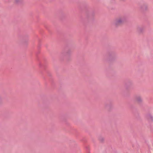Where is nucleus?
<instances>
[{
    "mask_svg": "<svg viewBox=\"0 0 153 153\" xmlns=\"http://www.w3.org/2000/svg\"><path fill=\"white\" fill-rule=\"evenodd\" d=\"M125 21V18L121 16L116 19L113 21V24L115 26H118L123 24Z\"/></svg>",
    "mask_w": 153,
    "mask_h": 153,
    "instance_id": "nucleus-1",
    "label": "nucleus"
},
{
    "mask_svg": "<svg viewBox=\"0 0 153 153\" xmlns=\"http://www.w3.org/2000/svg\"><path fill=\"white\" fill-rule=\"evenodd\" d=\"M136 101L138 102H140L142 101V98L140 96L137 97L136 98Z\"/></svg>",
    "mask_w": 153,
    "mask_h": 153,
    "instance_id": "nucleus-2",
    "label": "nucleus"
},
{
    "mask_svg": "<svg viewBox=\"0 0 153 153\" xmlns=\"http://www.w3.org/2000/svg\"><path fill=\"white\" fill-rule=\"evenodd\" d=\"M148 120L149 121H152L153 120V117L151 115L148 116Z\"/></svg>",
    "mask_w": 153,
    "mask_h": 153,
    "instance_id": "nucleus-3",
    "label": "nucleus"
},
{
    "mask_svg": "<svg viewBox=\"0 0 153 153\" xmlns=\"http://www.w3.org/2000/svg\"><path fill=\"white\" fill-rule=\"evenodd\" d=\"M22 1V0H15L14 2L16 4H18L20 3Z\"/></svg>",
    "mask_w": 153,
    "mask_h": 153,
    "instance_id": "nucleus-4",
    "label": "nucleus"
},
{
    "mask_svg": "<svg viewBox=\"0 0 153 153\" xmlns=\"http://www.w3.org/2000/svg\"><path fill=\"white\" fill-rule=\"evenodd\" d=\"M143 10H146L147 8V6L146 5H143L142 7Z\"/></svg>",
    "mask_w": 153,
    "mask_h": 153,
    "instance_id": "nucleus-5",
    "label": "nucleus"
}]
</instances>
